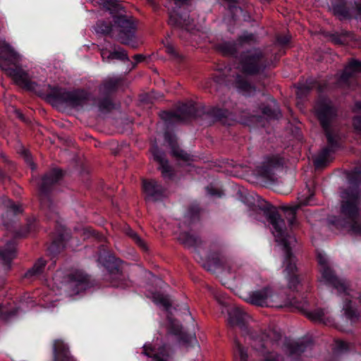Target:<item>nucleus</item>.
I'll use <instances>...</instances> for the list:
<instances>
[{
	"label": "nucleus",
	"mask_w": 361,
	"mask_h": 361,
	"mask_svg": "<svg viewBox=\"0 0 361 361\" xmlns=\"http://www.w3.org/2000/svg\"><path fill=\"white\" fill-rule=\"evenodd\" d=\"M200 262L206 270L219 271L234 280H243L246 276L243 263L226 255L221 250L211 252L206 258H201Z\"/></svg>",
	"instance_id": "nucleus-1"
},
{
	"label": "nucleus",
	"mask_w": 361,
	"mask_h": 361,
	"mask_svg": "<svg viewBox=\"0 0 361 361\" xmlns=\"http://www.w3.org/2000/svg\"><path fill=\"white\" fill-rule=\"evenodd\" d=\"M315 113L325 131L327 140L331 147L335 144V136L331 131V125L336 116V111L332 106L331 101L322 99L318 101L314 106ZM332 149L330 147L324 148L314 158V164L317 168H321L329 161V155Z\"/></svg>",
	"instance_id": "nucleus-2"
},
{
	"label": "nucleus",
	"mask_w": 361,
	"mask_h": 361,
	"mask_svg": "<svg viewBox=\"0 0 361 361\" xmlns=\"http://www.w3.org/2000/svg\"><path fill=\"white\" fill-rule=\"evenodd\" d=\"M268 220L274 228L273 233L275 235L276 241L281 243L284 246L286 252V271L289 276V288L295 289L299 283V281L297 276L295 274V272L297 271V267L288 247V244L293 238L286 234L284 221L281 218L278 212H271L268 215Z\"/></svg>",
	"instance_id": "nucleus-3"
},
{
	"label": "nucleus",
	"mask_w": 361,
	"mask_h": 361,
	"mask_svg": "<svg viewBox=\"0 0 361 361\" xmlns=\"http://www.w3.org/2000/svg\"><path fill=\"white\" fill-rule=\"evenodd\" d=\"M18 59V54L9 44H4L0 52V68L4 70L6 75L11 77L19 86L29 90L35 89L37 84L31 80L28 73L21 68H8V66L13 63Z\"/></svg>",
	"instance_id": "nucleus-4"
},
{
	"label": "nucleus",
	"mask_w": 361,
	"mask_h": 361,
	"mask_svg": "<svg viewBox=\"0 0 361 361\" xmlns=\"http://www.w3.org/2000/svg\"><path fill=\"white\" fill-rule=\"evenodd\" d=\"M341 213L350 226V230L355 234L361 235V224L357 220L360 216L359 205L361 195L357 188H349L341 195Z\"/></svg>",
	"instance_id": "nucleus-5"
},
{
	"label": "nucleus",
	"mask_w": 361,
	"mask_h": 361,
	"mask_svg": "<svg viewBox=\"0 0 361 361\" xmlns=\"http://www.w3.org/2000/svg\"><path fill=\"white\" fill-rule=\"evenodd\" d=\"M245 300L250 304L262 307H281L294 304L288 295L277 293L270 287L252 291L245 298Z\"/></svg>",
	"instance_id": "nucleus-6"
},
{
	"label": "nucleus",
	"mask_w": 361,
	"mask_h": 361,
	"mask_svg": "<svg viewBox=\"0 0 361 361\" xmlns=\"http://www.w3.org/2000/svg\"><path fill=\"white\" fill-rule=\"evenodd\" d=\"M241 71L246 74H256L267 66L265 57L259 49H252L244 52L240 58Z\"/></svg>",
	"instance_id": "nucleus-7"
},
{
	"label": "nucleus",
	"mask_w": 361,
	"mask_h": 361,
	"mask_svg": "<svg viewBox=\"0 0 361 361\" xmlns=\"http://www.w3.org/2000/svg\"><path fill=\"white\" fill-rule=\"evenodd\" d=\"M114 27L123 44L136 47L134 40L136 25L132 17L122 14L116 16L114 18Z\"/></svg>",
	"instance_id": "nucleus-8"
},
{
	"label": "nucleus",
	"mask_w": 361,
	"mask_h": 361,
	"mask_svg": "<svg viewBox=\"0 0 361 361\" xmlns=\"http://www.w3.org/2000/svg\"><path fill=\"white\" fill-rule=\"evenodd\" d=\"M317 260L319 264V270L322 274L321 283H325L334 287L339 293H344L348 294V286L345 281L337 279L334 271L328 265L327 259L324 254L318 253Z\"/></svg>",
	"instance_id": "nucleus-9"
},
{
	"label": "nucleus",
	"mask_w": 361,
	"mask_h": 361,
	"mask_svg": "<svg viewBox=\"0 0 361 361\" xmlns=\"http://www.w3.org/2000/svg\"><path fill=\"white\" fill-rule=\"evenodd\" d=\"M248 343L250 345L253 353L256 356H262V361H281V357L274 352L268 350L270 345L272 343L267 336L262 335L257 337L249 336Z\"/></svg>",
	"instance_id": "nucleus-10"
},
{
	"label": "nucleus",
	"mask_w": 361,
	"mask_h": 361,
	"mask_svg": "<svg viewBox=\"0 0 361 361\" xmlns=\"http://www.w3.org/2000/svg\"><path fill=\"white\" fill-rule=\"evenodd\" d=\"M196 109L192 103L183 104L176 112L163 111L161 118L166 122L187 121L195 117Z\"/></svg>",
	"instance_id": "nucleus-11"
},
{
	"label": "nucleus",
	"mask_w": 361,
	"mask_h": 361,
	"mask_svg": "<svg viewBox=\"0 0 361 361\" xmlns=\"http://www.w3.org/2000/svg\"><path fill=\"white\" fill-rule=\"evenodd\" d=\"M1 210V218L4 226L14 221L15 218L23 212V208L20 204H15L11 200H6L4 202Z\"/></svg>",
	"instance_id": "nucleus-12"
},
{
	"label": "nucleus",
	"mask_w": 361,
	"mask_h": 361,
	"mask_svg": "<svg viewBox=\"0 0 361 361\" xmlns=\"http://www.w3.org/2000/svg\"><path fill=\"white\" fill-rule=\"evenodd\" d=\"M282 164V159L279 155L267 157L262 165L257 167V173L264 178L271 179L274 170Z\"/></svg>",
	"instance_id": "nucleus-13"
},
{
	"label": "nucleus",
	"mask_w": 361,
	"mask_h": 361,
	"mask_svg": "<svg viewBox=\"0 0 361 361\" xmlns=\"http://www.w3.org/2000/svg\"><path fill=\"white\" fill-rule=\"evenodd\" d=\"M58 99L71 106L77 107L82 106L85 103L87 100V95L83 91H63L59 93Z\"/></svg>",
	"instance_id": "nucleus-14"
},
{
	"label": "nucleus",
	"mask_w": 361,
	"mask_h": 361,
	"mask_svg": "<svg viewBox=\"0 0 361 361\" xmlns=\"http://www.w3.org/2000/svg\"><path fill=\"white\" fill-rule=\"evenodd\" d=\"M62 176V172L59 169H54L51 171L49 174H47L42 180L41 184V204L42 207H48L47 203V196L46 193L49 189V188L56 183Z\"/></svg>",
	"instance_id": "nucleus-15"
},
{
	"label": "nucleus",
	"mask_w": 361,
	"mask_h": 361,
	"mask_svg": "<svg viewBox=\"0 0 361 361\" xmlns=\"http://www.w3.org/2000/svg\"><path fill=\"white\" fill-rule=\"evenodd\" d=\"M142 188L145 198L148 200L156 201L164 195V188L155 180H144Z\"/></svg>",
	"instance_id": "nucleus-16"
},
{
	"label": "nucleus",
	"mask_w": 361,
	"mask_h": 361,
	"mask_svg": "<svg viewBox=\"0 0 361 361\" xmlns=\"http://www.w3.org/2000/svg\"><path fill=\"white\" fill-rule=\"evenodd\" d=\"M254 35L245 33L240 37L238 45H243L245 43H250L255 41ZM219 50L224 55L234 56L237 50V44L234 42H224L219 45Z\"/></svg>",
	"instance_id": "nucleus-17"
},
{
	"label": "nucleus",
	"mask_w": 361,
	"mask_h": 361,
	"mask_svg": "<svg viewBox=\"0 0 361 361\" xmlns=\"http://www.w3.org/2000/svg\"><path fill=\"white\" fill-rule=\"evenodd\" d=\"M143 353L147 357H152L154 361H167V358L169 356V351L165 345H162L157 349L151 345H145Z\"/></svg>",
	"instance_id": "nucleus-18"
},
{
	"label": "nucleus",
	"mask_w": 361,
	"mask_h": 361,
	"mask_svg": "<svg viewBox=\"0 0 361 361\" xmlns=\"http://www.w3.org/2000/svg\"><path fill=\"white\" fill-rule=\"evenodd\" d=\"M151 152L154 160L159 164V169L161 171L162 176L164 178L170 177L171 175V167L169 165L168 161L165 159L164 153L159 151L157 146H153Z\"/></svg>",
	"instance_id": "nucleus-19"
},
{
	"label": "nucleus",
	"mask_w": 361,
	"mask_h": 361,
	"mask_svg": "<svg viewBox=\"0 0 361 361\" xmlns=\"http://www.w3.org/2000/svg\"><path fill=\"white\" fill-rule=\"evenodd\" d=\"M4 249L3 242L0 241V261L6 266L9 264L15 256V244L13 241L8 242Z\"/></svg>",
	"instance_id": "nucleus-20"
},
{
	"label": "nucleus",
	"mask_w": 361,
	"mask_h": 361,
	"mask_svg": "<svg viewBox=\"0 0 361 361\" xmlns=\"http://www.w3.org/2000/svg\"><path fill=\"white\" fill-rule=\"evenodd\" d=\"M247 314L239 307H234L228 313V323L231 326H237L240 329L244 327Z\"/></svg>",
	"instance_id": "nucleus-21"
},
{
	"label": "nucleus",
	"mask_w": 361,
	"mask_h": 361,
	"mask_svg": "<svg viewBox=\"0 0 361 361\" xmlns=\"http://www.w3.org/2000/svg\"><path fill=\"white\" fill-rule=\"evenodd\" d=\"M165 139L171 147L172 154L183 161H188L190 160V156L187 152L180 149L177 145L176 138L169 133H165Z\"/></svg>",
	"instance_id": "nucleus-22"
},
{
	"label": "nucleus",
	"mask_w": 361,
	"mask_h": 361,
	"mask_svg": "<svg viewBox=\"0 0 361 361\" xmlns=\"http://www.w3.org/2000/svg\"><path fill=\"white\" fill-rule=\"evenodd\" d=\"M101 56L104 61H110L112 59H118L121 61H128L127 53L123 49H117L113 51H109L106 49H102L101 50Z\"/></svg>",
	"instance_id": "nucleus-23"
},
{
	"label": "nucleus",
	"mask_w": 361,
	"mask_h": 361,
	"mask_svg": "<svg viewBox=\"0 0 361 361\" xmlns=\"http://www.w3.org/2000/svg\"><path fill=\"white\" fill-rule=\"evenodd\" d=\"M107 279L110 281L113 286L125 287L127 286L122 272L117 267L112 268L109 270Z\"/></svg>",
	"instance_id": "nucleus-24"
},
{
	"label": "nucleus",
	"mask_w": 361,
	"mask_h": 361,
	"mask_svg": "<svg viewBox=\"0 0 361 361\" xmlns=\"http://www.w3.org/2000/svg\"><path fill=\"white\" fill-rule=\"evenodd\" d=\"M298 200H299L298 204H294V205H291V206H283L281 207L283 211H285L288 213L287 218L288 219L289 225L290 226H293V224H294V221L295 219V213H296V211L298 209V208L301 205L309 204L310 201V198H308L305 200H302L300 199H298Z\"/></svg>",
	"instance_id": "nucleus-25"
},
{
	"label": "nucleus",
	"mask_w": 361,
	"mask_h": 361,
	"mask_svg": "<svg viewBox=\"0 0 361 361\" xmlns=\"http://www.w3.org/2000/svg\"><path fill=\"white\" fill-rule=\"evenodd\" d=\"M86 279L84 276H80L76 278L73 276H69L64 287L66 290L73 289V292L78 293L82 288V285L85 282Z\"/></svg>",
	"instance_id": "nucleus-26"
},
{
	"label": "nucleus",
	"mask_w": 361,
	"mask_h": 361,
	"mask_svg": "<svg viewBox=\"0 0 361 361\" xmlns=\"http://www.w3.org/2000/svg\"><path fill=\"white\" fill-rule=\"evenodd\" d=\"M361 71V63L357 61H352L345 68L343 74L341 76V79L343 81L347 80L350 76H352L356 72Z\"/></svg>",
	"instance_id": "nucleus-27"
},
{
	"label": "nucleus",
	"mask_w": 361,
	"mask_h": 361,
	"mask_svg": "<svg viewBox=\"0 0 361 361\" xmlns=\"http://www.w3.org/2000/svg\"><path fill=\"white\" fill-rule=\"evenodd\" d=\"M54 353L56 359L63 358L67 360L72 359L68 348L61 341L54 343Z\"/></svg>",
	"instance_id": "nucleus-28"
},
{
	"label": "nucleus",
	"mask_w": 361,
	"mask_h": 361,
	"mask_svg": "<svg viewBox=\"0 0 361 361\" xmlns=\"http://www.w3.org/2000/svg\"><path fill=\"white\" fill-rule=\"evenodd\" d=\"M179 240L187 247H194L200 243L197 237L188 233H181Z\"/></svg>",
	"instance_id": "nucleus-29"
},
{
	"label": "nucleus",
	"mask_w": 361,
	"mask_h": 361,
	"mask_svg": "<svg viewBox=\"0 0 361 361\" xmlns=\"http://www.w3.org/2000/svg\"><path fill=\"white\" fill-rule=\"evenodd\" d=\"M247 354L244 348L238 341L235 342L234 359L235 361H247Z\"/></svg>",
	"instance_id": "nucleus-30"
},
{
	"label": "nucleus",
	"mask_w": 361,
	"mask_h": 361,
	"mask_svg": "<svg viewBox=\"0 0 361 361\" xmlns=\"http://www.w3.org/2000/svg\"><path fill=\"white\" fill-rule=\"evenodd\" d=\"M102 4L111 13H121L123 9L117 0H103Z\"/></svg>",
	"instance_id": "nucleus-31"
},
{
	"label": "nucleus",
	"mask_w": 361,
	"mask_h": 361,
	"mask_svg": "<svg viewBox=\"0 0 361 361\" xmlns=\"http://www.w3.org/2000/svg\"><path fill=\"white\" fill-rule=\"evenodd\" d=\"M289 355H300L305 350V345L303 343H290L286 346Z\"/></svg>",
	"instance_id": "nucleus-32"
},
{
	"label": "nucleus",
	"mask_w": 361,
	"mask_h": 361,
	"mask_svg": "<svg viewBox=\"0 0 361 361\" xmlns=\"http://www.w3.org/2000/svg\"><path fill=\"white\" fill-rule=\"evenodd\" d=\"M46 262L44 260L39 259L26 274L27 276H35L42 272Z\"/></svg>",
	"instance_id": "nucleus-33"
},
{
	"label": "nucleus",
	"mask_w": 361,
	"mask_h": 361,
	"mask_svg": "<svg viewBox=\"0 0 361 361\" xmlns=\"http://www.w3.org/2000/svg\"><path fill=\"white\" fill-rule=\"evenodd\" d=\"M307 317L314 322H324L326 319V312L322 309L315 310L308 312Z\"/></svg>",
	"instance_id": "nucleus-34"
},
{
	"label": "nucleus",
	"mask_w": 361,
	"mask_h": 361,
	"mask_svg": "<svg viewBox=\"0 0 361 361\" xmlns=\"http://www.w3.org/2000/svg\"><path fill=\"white\" fill-rule=\"evenodd\" d=\"M117 84L116 80L108 79L100 86L99 91L104 94L109 92L116 88Z\"/></svg>",
	"instance_id": "nucleus-35"
},
{
	"label": "nucleus",
	"mask_w": 361,
	"mask_h": 361,
	"mask_svg": "<svg viewBox=\"0 0 361 361\" xmlns=\"http://www.w3.org/2000/svg\"><path fill=\"white\" fill-rule=\"evenodd\" d=\"M127 234L140 246L143 250H147V246L145 241L131 229L127 231Z\"/></svg>",
	"instance_id": "nucleus-36"
},
{
	"label": "nucleus",
	"mask_w": 361,
	"mask_h": 361,
	"mask_svg": "<svg viewBox=\"0 0 361 361\" xmlns=\"http://www.w3.org/2000/svg\"><path fill=\"white\" fill-rule=\"evenodd\" d=\"M154 300L156 303L162 305L166 310L171 307V302L168 296L157 294L154 296Z\"/></svg>",
	"instance_id": "nucleus-37"
},
{
	"label": "nucleus",
	"mask_w": 361,
	"mask_h": 361,
	"mask_svg": "<svg viewBox=\"0 0 361 361\" xmlns=\"http://www.w3.org/2000/svg\"><path fill=\"white\" fill-rule=\"evenodd\" d=\"M154 300L156 303L162 305L166 310L171 307V302L168 296L157 294L154 296Z\"/></svg>",
	"instance_id": "nucleus-38"
},
{
	"label": "nucleus",
	"mask_w": 361,
	"mask_h": 361,
	"mask_svg": "<svg viewBox=\"0 0 361 361\" xmlns=\"http://www.w3.org/2000/svg\"><path fill=\"white\" fill-rule=\"evenodd\" d=\"M237 87L245 93H251L255 91V88L252 87L247 81L238 78L236 81Z\"/></svg>",
	"instance_id": "nucleus-39"
},
{
	"label": "nucleus",
	"mask_w": 361,
	"mask_h": 361,
	"mask_svg": "<svg viewBox=\"0 0 361 361\" xmlns=\"http://www.w3.org/2000/svg\"><path fill=\"white\" fill-rule=\"evenodd\" d=\"M97 32H100L102 33H110L112 31L115 30L114 25H109L104 21H100L97 24Z\"/></svg>",
	"instance_id": "nucleus-40"
},
{
	"label": "nucleus",
	"mask_w": 361,
	"mask_h": 361,
	"mask_svg": "<svg viewBox=\"0 0 361 361\" xmlns=\"http://www.w3.org/2000/svg\"><path fill=\"white\" fill-rule=\"evenodd\" d=\"M101 111H110L114 108V104L109 99H104L99 103Z\"/></svg>",
	"instance_id": "nucleus-41"
},
{
	"label": "nucleus",
	"mask_w": 361,
	"mask_h": 361,
	"mask_svg": "<svg viewBox=\"0 0 361 361\" xmlns=\"http://www.w3.org/2000/svg\"><path fill=\"white\" fill-rule=\"evenodd\" d=\"M333 11L335 15L341 17H345L348 14L343 6H334Z\"/></svg>",
	"instance_id": "nucleus-42"
},
{
	"label": "nucleus",
	"mask_w": 361,
	"mask_h": 361,
	"mask_svg": "<svg viewBox=\"0 0 361 361\" xmlns=\"http://www.w3.org/2000/svg\"><path fill=\"white\" fill-rule=\"evenodd\" d=\"M262 112L265 115H267L269 116H273L274 118H278L279 116L281 115L280 111H278L277 112L272 113V112H271V110L268 108H264L263 109Z\"/></svg>",
	"instance_id": "nucleus-43"
},
{
	"label": "nucleus",
	"mask_w": 361,
	"mask_h": 361,
	"mask_svg": "<svg viewBox=\"0 0 361 361\" xmlns=\"http://www.w3.org/2000/svg\"><path fill=\"white\" fill-rule=\"evenodd\" d=\"M353 125L356 130L361 132V118L355 117L353 120Z\"/></svg>",
	"instance_id": "nucleus-44"
},
{
	"label": "nucleus",
	"mask_w": 361,
	"mask_h": 361,
	"mask_svg": "<svg viewBox=\"0 0 361 361\" xmlns=\"http://www.w3.org/2000/svg\"><path fill=\"white\" fill-rule=\"evenodd\" d=\"M290 40L289 37L285 36V37H279L277 38L278 42H279L281 44H287Z\"/></svg>",
	"instance_id": "nucleus-45"
},
{
	"label": "nucleus",
	"mask_w": 361,
	"mask_h": 361,
	"mask_svg": "<svg viewBox=\"0 0 361 361\" xmlns=\"http://www.w3.org/2000/svg\"><path fill=\"white\" fill-rule=\"evenodd\" d=\"M25 161H27V164H29L30 166V167L32 169H34L35 168V166L34 165V163H33L31 157L27 154H25Z\"/></svg>",
	"instance_id": "nucleus-46"
},
{
	"label": "nucleus",
	"mask_w": 361,
	"mask_h": 361,
	"mask_svg": "<svg viewBox=\"0 0 361 361\" xmlns=\"http://www.w3.org/2000/svg\"><path fill=\"white\" fill-rule=\"evenodd\" d=\"M174 4L180 7L182 5L187 4L190 0H173Z\"/></svg>",
	"instance_id": "nucleus-47"
},
{
	"label": "nucleus",
	"mask_w": 361,
	"mask_h": 361,
	"mask_svg": "<svg viewBox=\"0 0 361 361\" xmlns=\"http://www.w3.org/2000/svg\"><path fill=\"white\" fill-rule=\"evenodd\" d=\"M220 113H215V116L219 118L226 117L227 116V111L219 110Z\"/></svg>",
	"instance_id": "nucleus-48"
},
{
	"label": "nucleus",
	"mask_w": 361,
	"mask_h": 361,
	"mask_svg": "<svg viewBox=\"0 0 361 361\" xmlns=\"http://www.w3.org/2000/svg\"><path fill=\"white\" fill-rule=\"evenodd\" d=\"M166 49V51L171 54H173L175 53L174 48L171 45H167Z\"/></svg>",
	"instance_id": "nucleus-49"
},
{
	"label": "nucleus",
	"mask_w": 361,
	"mask_h": 361,
	"mask_svg": "<svg viewBox=\"0 0 361 361\" xmlns=\"http://www.w3.org/2000/svg\"><path fill=\"white\" fill-rule=\"evenodd\" d=\"M355 111L361 113V102H356L355 105Z\"/></svg>",
	"instance_id": "nucleus-50"
},
{
	"label": "nucleus",
	"mask_w": 361,
	"mask_h": 361,
	"mask_svg": "<svg viewBox=\"0 0 361 361\" xmlns=\"http://www.w3.org/2000/svg\"><path fill=\"white\" fill-rule=\"evenodd\" d=\"M169 23H170L171 24L175 25V24H176V23H177V21H176V20L175 19V18H174V17H173V16H170V18H169Z\"/></svg>",
	"instance_id": "nucleus-51"
},
{
	"label": "nucleus",
	"mask_w": 361,
	"mask_h": 361,
	"mask_svg": "<svg viewBox=\"0 0 361 361\" xmlns=\"http://www.w3.org/2000/svg\"><path fill=\"white\" fill-rule=\"evenodd\" d=\"M334 42H335V43H336V44H343V40H341V39H336V38H335V39H334Z\"/></svg>",
	"instance_id": "nucleus-52"
},
{
	"label": "nucleus",
	"mask_w": 361,
	"mask_h": 361,
	"mask_svg": "<svg viewBox=\"0 0 361 361\" xmlns=\"http://www.w3.org/2000/svg\"><path fill=\"white\" fill-rule=\"evenodd\" d=\"M134 58L137 61H140L142 59V56L141 55H135L134 56Z\"/></svg>",
	"instance_id": "nucleus-53"
},
{
	"label": "nucleus",
	"mask_w": 361,
	"mask_h": 361,
	"mask_svg": "<svg viewBox=\"0 0 361 361\" xmlns=\"http://www.w3.org/2000/svg\"><path fill=\"white\" fill-rule=\"evenodd\" d=\"M345 308V314H348V316L349 317H352V315L350 314L349 310H348V305H346Z\"/></svg>",
	"instance_id": "nucleus-54"
},
{
	"label": "nucleus",
	"mask_w": 361,
	"mask_h": 361,
	"mask_svg": "<svg viewBox=\"0 0 361 361\" xmlns=\"http://www.w3.org/2000/svg\"><path fill=\"white\" fill-rule=\"evenodd\" d=\"M233 9L235 10V11L236 13H238V12L242 13V11H243L240 8H238V7H234Z\"/></svg>",
	"instance_id": "nucleus-55"
},
{
	"label": "nucleus",
	"mask_w": 361,
	"mask_h": 361,
	"mask_svg": "<svg viewBox=\"0 0 361 361\" xmlns=\"http://www.w3.org/2000/svg\"><path fill=\"white\" fill-rule=\"evenodd\" d=\"M4 44H8L7 43H6L5 42H2L0 43V52H1V50H2V47L4 45Z\"/></svg>",
	"instance_id": "nucleus-56"
},
{
	"label": "nucleus",
	"mask_w": 361,
	"mask_h": 361,
	"mask_svg": "<svg viewBox=\"0 0 361 361\" xmlns=\"http://www.w3.org/2000/svg\"><path fill=\"white\" fill-rule=\"evenodd\" d=\"M16 113L19 118H23V115L20 112H19L18 111H16Z\"/></svg>",
	"instance_id": "nucleus-57"
},
{
	"label": "nucleus",
	"mask_w": 361,
	"mask_h": 361,
	"mask_svg": "<svg viewBox=\"0 0 361 361\" xmlns=\"http://www.w3.org/2000/svg\"><path fill=\"white\" fill-rule=\"evenodd\" d=\"M1 159H2L4 161H6V156H5L4 154H1Z\"/></svg>",
	"instance_id": "nucleus-58"
},
{
	"label": "nucleus",
	"mask_w": 361,
	"mask_h": 361,
	"mask_svg": "<svg viewBox=\"0 0 361 361\" xmlns=\"http://www.w3.org/2000/svg\"><path fill=\"white\" fill-rule=\"evenodd\" d=\"M302 88H303L302 87H300L298 88V92H297L298 94H299V92L302 90Z\"/></svg>",
	"instance_id": "nucleus-59"
},
{
	"label": "nucleus",
	"mask_w": 361,
	"mask_h": 361,
	"mask_svg": "<svg viewBox=\"0 0 361 361\" xmlns=\"http://www.w3.org/2000/svg\"><path fill=\"white\" fill-rule=\"evenodd\" d=\"M2 177H4V173L1 171V170L0 169V178H2Z\"/></svg>",
	"instance_id": "nucleus-60"
},
{
	"label": "nucleus",
	"mask_w": 361,
	"mask_h": 361,
	"mask_svg": "<svg viewBox=\"0 0 361 361\" xmlns=\"http://www.w3.org/2000/svg\"><path fill=\"white\" fill-rule=\"evenodd\" d=\"M341 348H344L345 343L343 342H341Z\"/></svg>",
	"instance_id": "nucleus-61"
}]
</instances>
